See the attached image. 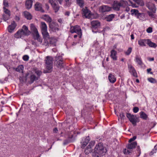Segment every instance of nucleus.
<instances>
[{
  "instance_id": "nucleus-1",
  "label": "nucleus",
  "mask_w": 157,
  "mask_h": 157,
  "mask_svg": "<svg viewBox=\"0 0 157 157\" xmlns=\"http://www.w3.org/2000/svg\"><path fill=\"white\" fill-rule=\"evenodd\" d=\"M106 148L103 146L102 143H99L97 145L93 153V157H101L105 155L107 152Z\"/></svg>"
},
{
  "instance_id": "nucleus-2",
  "label": "nucleus",
  "mask_w": 157,
  "mask_h": 157,
  "mask_svg": "<svg viewBox=\"0 0 157 157\" xmlns=\"http://www.w3.org/2000/svg\"><path fill=\"white\" fill-rule=\"evenodd\" d=\"M83 16L86 18L87 19H97L99 17V15L97 13H91L90 11L85 7V8L82 9V10Z\"/></svg>"
},
{
  "instance_id": "nucleus-3",
  "label": "nucleus",
  "mask_w": 157,
  "mask_h": 157,
  "mask_svg": "<svg viewBox=\"0 0 157 157\" xmlns=\"http://www.w3.org/2000/svg\"><path fill=\"white\" fill-rule=\"evenodd\" d=\"M53 59L52 57L50 56H48L46 58V70H44L45 73H50L52 70V63Z\"/></svg>"
},
{
  "instance_id": "nucleus-4",
  "label": "nucleus",
  "mask_w": 157,
  "mask_h": 157,
  "mask_svg": "<svg viewBox=\"0 0 157 157\" xmlns=\"http://www.w3.org/2000/svg\"><path fill=\"white\" fill-rule=\"evenodd\" d=\"M126 116L129 121L134 126L136 125V123L139 121L138 118L136 115H132L129 113H127Z\"/></svg>"
},
{
  "instance_id": "nucleus-5",
  "label": "nucleus",
  "mask_w": 157,
  "mask_h": 157,
  "mask_svg": "<svg viewBox=\"0 0 157 157\" xmlns=\"http://www.w3.org/2000/svg\"><path fill=\"white\" fill-rule=\"evenodd\" d=\"M124 1L121 0L120 1H114L113 2L112 7H111L114 10L119 11L121 7L123 6L124 5Z\"/></svg>"
},
{
  "instance_id": "nucleus-6",
  "label": "nucleus",
  "mask_w": 157,
  "mask_h": 157,
  "mask_svg": "<svg viewBox=\"0 0 157 157\" xmlns=\"http://www.w3.org/2000/svg\"><path fill=\"white\" fill-rule=\"evenodd\" d=\"M55 59V64L58 68L61 69L64 67V62L63 58L61 56H56Z\"/></svg>"
},
{
  "instance_id": "nucleus-7",
  "label": "nucleus",
  "mask_w": 157,
  "mask_h": 157,
  "mask_svg": "<svg viewBox=\"0 0 157 157\" xmlns=\"http://www.w3.org/2000/svg\"><path fill=\"white\" fill-rule=\"evenodd\" d=\"M91 28L93 32L96 33L97 31H94V29L98 27L100 25V23L98 20H94L91 22Z\"/></svg>"
},
{
  "instance_id": "nucleus-8",
  "label": "nucleus",
  "mask_w": 157,
  "mask_h": 157,
  "mask_svg": "<svg viewBox=\"0 0 157 157\" xmlns=\"http://www.w3.org/2000/svg\"><path fill=\"white\" fill-rule=\"evenodd\" d=\"M94 141H91L89 144V145L86 148L84 151L85 153L88 155L91 152H92L93 150L91 148L94 144Z\"/></svg>"
},
{
  "instance_id": "nucleus-9",
  "label": "nucleus",
  "mask_w": 157,
  "mask_h": 157,
  "mask_svg": "<svg viewBox=\"0 0 157 157\" xmlns=\"http://www.w3.org/2000/svg\"><path fill=\"white\" fill-rule=\"evenodd\" d=\"M112 8L108 6L104 5L100 6L99 8V12L102 13L110 11Z\"/></svg>"
},
{
  "instance_id": "nucleus-10",
  "label": "nucleus",
  "mask_w": 157,
  "mask_h": 157,
  "mask_svg": "<svg viewBox=\"0 0 157 157\" xmlns=\"http://www.w3.org/2000/svg\"><path fill=\"white\" fill-rule=\"evenodd\" d=\"M49 27L52 30H59L58 27V25L57 23L54 22L53 20H51L49 21Z\"/></svg>"
},
{
  "instance_id": "nucleus-11",
  "label": "nucleus",
  "mask_w": 157,
  "mask_h": 157,
  "mask_svg": "<svg viewBox=\"0 0 157 157\" xmlns=\"http://www.w3.org/2000/svg\"><path fill=\"white\" fill-rule=\"evenodd\" d=\"M35 9L36 11H40L42 13L44 12V10L43 9L42 5L39 2H36L34 6Z\"/></svg>"
},
{
  "instance_id": "nucleus-12",
  "label": "nucleus",
  "mask_w": 157,
  "mask_h": 157,
  "mask_svg": "<svg viewBox=\"0 0 157 157\" xmlns=\"http://www.w3.org/2000/svg\"><path fill=\"white\" fill-rule=\"evenodd\" d=\"M57 41V40L53 37L50 38L48 40L44 42L45 45L47 46L49 44L52 45H55V43Z\"/></svg>"
},
{
  "instance_id": "nucleus-13",
  "label": "nucleus",
  "mask_w": 157,
  "mask_h": 157,
  "mask_svg": "<svg viewBox=\"0 0 157 157\" xmlns=\"http://www.w3.org/2000/svg\"><path fill=\"white\" fill-rule=\"evenodd\" d=\"M16 26L17 24L15 22V21H13L11 23V25H9L8 26V31L10 33H12L15 29Z\"/></svg>"
},
{
  "instance_id": "nucleus-14",
  "label": "nucleus",
  "mask_w": 157,
  "mask_h": 157,
  "mask_svg": "<svg viewBox=\"0 0 157 157\" xmlns=\"http://www.w3.org/2000/svg\"><path fill=\"white\" fill-rule=\"evenodd\" d=\"M25 35L22 30H19L14 35V37L17 38H21Z\"/></svg>"
},
{
  "instance_id": "nucleus-15",
  "label": "nucleus",
  "mask_w": 157,
  "mask_h": 157,
  "mask_svg": "<svg viewBox=\"0 0 157 157\" xmlns=\"http://www.w3.org/2000/svg\"><path fill=\"white\" fill-rule=\"evenodd\" d=\"M137 145V143L136 142H133L132 143L128 144L127 145V147L128 149H129V150L131 152L132 149L135 148L136 147Z\"/></svg>"
},
{
  "instance_id": "nucleus-16",
  "label": "nucleus",
  "mask_w": 157,
  "mask_h": 157,
  "mask_svg": "<svg viewBox=\"0 0 157 157\" xmlns=\"http://www.w3.org/2000/svg\"><path fill=\"white\" fill-rule=\"evenodd\" d=\"M33 3V0H26L25 3L26 8L27 9L31 8L32 6Z\"/></svg>"
},
{
  "instance_id": "nucleus-17",
  "label": "nucleus",
  "mask_w": 157,
  "mask_h": 157,
  "mask_svg": "<svg viewBox=\"0 0 157 157\" xmlns=\"http://www.w3.org/2000/svg\"><path fill=\"white\" fill-rule=\"evenodd\" d=\"M21 30H23V32L25 33V36L29 35L31 33V32L28 30V27L25 25L23 26L22 29Z\"/></svg>"
},
{
  "instance_id": "nucleus-18",
  "label": "nucleus",
  "mask_w": 157,
  "mask_h": 157,
  "mask_svg": "<svg viewBox=\"0 0 157 157\" xmlns=\"http://www.w3.org/2000/svg\"><path fill=\"white\" fill-rule=\"evenodd\" d=\"M108 78L110 82L112 83H114L116 80L115 76L112 74H109L108 76Z\"/></svg>"
},
{
  "instance_id": "nucleus-19",
  "label": "nucleus",
  "mask_w": 157,
  "mask_h": 157,
  "mask_svg": "<svg viewBox=\"0 0 157 157\" xmlns=\"http://www.w3.org/2000/svg\"><path fill=\"white\" fill-rule=\"evenodd\" d=\"M74 27V30L75 33H78V35H79V34H80V36L79 37L80 38L81 36L82 35V33H81V30L80 27L78 25H76L75 27Z\"/></svg>"
},
{
  "instance_id": "nucleus-20",
  "label": "nucleus",
  "mask_w": 157,
  "mask_h": 157,
  "mask_svg": "<svg viewBox=\"0 0 157 157\" xmlns=\"http://www.w3.org/2000/svg\"><path fill=\"white\" fill-rule=\"evenodd\" d=\"M42 33L45 41L48 40L50 38L49 34L48 33L47 31L45 32H42Z\"/></svg>"
},
{
  "instance_id": "nucleus-21",
  "label": "nucleus",
  "mask_w": 157,
  "mask_h": 157,
  "mask_svg": "<svg viewBox=\"0 0 157 157\" xmlns=\"http://www.w3.org/2000/svg\"><path fill=\"white\" fill-rule=\"evenodd\" d=\"M116 54L117 52L115 50H113L111 51L110 56L114 60H116L117 59Z\"/></svg>"
},
{
  "instance_id": "nucleus-22",
  "label": "nucleus",
  "mask_w": 157,
  "mask_h": 157,
  "mask_svg": "<svg viewBox=\"0 0 157 157\" xmlns=\"http://www.w3.org/2000/svg\"><path fill=\"white\" fill-rule=\"evenodd\" d=\"M147 40H142L140 39L138 41L139 44L140 46H146V44H147Z\"/></svg>"
},
{
  "instance_id": "nucleus-23",
  "label": "nucleus",
  "mask_w": 157,
  "mask_h": 157,
  "mask_svg": "<svg viewBox=\"0 0 157 157\" xmlns=\"http://www.w3.org/2000/svg\"><path fill=\"white\" fill-rule=\"evenodd\" d=\"M31 28V33L33 34V33L38 32L37 29L35 26L33 24H31L30 26Z\"/></svg>"
},
{
  "instance_id": "nucleus-24",
  "label": "nucleus",
  "mask_w": 157,
  "mask_h": 157,
  "mask_svg": "<svg viewBox=\"0 0 157 157\" xmlns=\"http://www.w3.org/2000/svg\"><path fill=\"white\" fill-rule=\"evenodd\" d=\"M24 15L28 20H31L32 19V16L30 13L27 11L24 12Z\"/></svg>"
},
{
  "instance_id": "nucleus-25",
  "label": "nucleus",
  "mask_w": 157,
  "mask_h": 157,
  "mask_svg": "<svg viewBox=\"0 0 157 157\" xmlns=\"http://www.w3.org/2000/svg\"><path fill=\"white\" fill-rule=\"evenodd\" d=\"M52 7L55 13H56L58 11L60 8L58 5L56 3L53 4Z\"/></svg>"
},
{
  "instance_id": "nucleus-26",
  "label": "nucleus",
  "mask_w": 157,
  "mask_h": 157,
  "mask_svg": "<svg viewBox=\"0 0 157 157\" xmlns=\"http://www.w3.org/2000/svg\"><path fill=\"white\" fill-rule=\"evenodd\" d=\"M147 44L150 47L155 48L157 46L156 44L152 42L149 39H147Z\"/></svg>"
},
{
  "instance_id": "nucleus-27",
  "label": "nucleus",
  "mask_w": 157,
  "mask_h": 157,
  "mask_svg": "<svg viewBox=\"0 0 157 157\" xmlns=\"http://www.w3.org/2000/svg\"><path fill=\"white\" fill-rule=\"evenodd\" d=\"M47 31V26L45 23L41 22V32H45Z\"/></svg>"
},
{
  "instance_id": "nucleus-28",
  "label": "nucleus",
  "mask_w": 157,
  "mask_h": 157,
  "mask_svg": "<svg viewBox=\"0 0 157 157\" xmlns=\"http://www.w3.org/2000/svg\"><path fill=\"white\" fill-rule=\"evenodd\" d=\"M146 16L145 15V14L144 13H138V14L137 16V18L139 19H144Z\"/></svg>"
},
{
  "instance_id": "nucleus-29",
  "label": "nucleus",
  "mask_w": 157,
  "mask_h": 157,
  "mask_svg": "<svg viewBox=\"0 0 157 157\" xmlns=\"http://www.w3.org/2000/svg\"><path fill=\"white\" fill-rule=\"evenodd\" d=\"M140 117L141 118L144 119L146 120L147 118V115L146 114L143 112H141L140 113Z\"/></svg>"
},
{
  "instance_id": "nucleus-30",
  "label": "nucleus",
  "mask_w": 157,
  "mask_h": 157,
  "mask_svg": "<svg viewBox=\"0 0 157 157\" xmlns=\"http://www.w3.org/2000/svg\"><path fill=\"white\" fill-rule=\"evenodd\" d=\"M65 2V6H66L69 7L72 4V0H64Z\"/></svg>"
},
{
  "instance_id": "nucleus-31",
  "label": "nucleus",
  "mask_w": 157,
  "mask_h": 157,
  "mask_svg": "<svg viewBox=\"0 0 157 157\" xmlns=\"http://www.w3.org/2000/svg\"><path fill=\"white\" fill-rule=\"evenodd\" d=\"M23 65L19 66L16 69V71L19 72H22L23 71Z\"/></svg>"
},
{
  "instance_id": "nucleus-32",
  "label": "nucleus",
  "mask_w": 157,
  "mask_h": 157,
  "mask_svg": "<svg viewBox=\"0 0 157 157\" xmlns=\"http://www.w3.org/2000/svg\"><path fill=\"white\" fill-rule=\"evenodd\" d=\"M77 3L81 7H82L84 4V0H77Z\"/></svg>"
},
{
  "instance_id": "nucleus-33",
  "label": "nucleus",
  "mask_w": 157,
  "mask_h": 157,
  "mask_svg": "<svg viewBox=\"0 0 157 157\" xmlns=\"http://www.w3.org/2000/svg\"><path fill=\"white\" fill-rule=\"evenodd\" d=\"M34 40H36L38 42L42 43V39L40 37V35H37V36L33 38Z\"/></svg>"
},
{
  "instance_id": "nucleus-34",
  "label": "nucleus",
  "mask_w": 157,
  "mask_h": 157,
  "mask_svg": "<svg viewBox=\"0 0 157 157\" xmlns=\"http://www.w3.org/2000/svg\"><path fill=\"white\" fill-rule=\"evenodd\" d=\"M40 18L44 20H51V18L47 15H42Z\"/></svg>"
},
{
  "instance_id": "nucleus-35",
  "label": "nucleus",
  "mask_w": 157,
  "mask_h": 157,
  "mask_svg": "<svg viewBox=\"0 0 157 157\" xmlns=\"http://www.w3.org/2000/svg\"><path fill=\"white\" fill-rule=\"evenodd\" d=\"M136 61L140 65H141L142 64V62L140 58L138 56H136Z\"/></svg>"
},
{
  "instance_id": "nucleus-36",
  "label": "nucleus",
  "mask_w": 157,
  "mask_h": 157,
  "mask_svg": "<svg viewBox=\"0 0 157 157\" xmlns=\"http://www.w3.org/2000/svg\"><path fill=\"white\" fill-rule=\"evenodd\" d=\"M131 12L132 14H134L137 16L138 13H139L138 10H137L133 9L131 10Z\"/></svg>"
},
{
  "instance_id": "nucleus-37",
  "label": "nucleus",
  "mask_w": 157,
  "mask_h": 157,
  "mask_svg": "<svg viewBox=\"0 0 157 157\" xmlns=\"http://www.w3.org/2000/svg\"><path fill=\"white\" fill-rule=\"evenodd\" d=\"M4 11L5 13L7 14L8 16L9 17L10 16V12L8 9H6L5 7H3Z\"/></svg>"
},
{
  "instance_id": "nucleus-38",
  "label": "nucleus",
  "mask_w": 157,
  "mask_h": 157,
  "mask_svg": "<svg viewBox=\"0 0 157 157\" xmlns=\"http://www.w3.org/2000/svg\"><path fill=\"white\" fill-rule=\"evenodd\" d=\"M148 80L152 83H155L156 82V81L155 79L152 78H148Z\"/></svg>"
},
{
  "instance_id": "nucleus-39",
  "label": "nucleus",
  "mask_w": 157,
  "mask_h": 157,
  "mask_svg": "<svg viewBox=\"0 0 157 157\" xmlns=\"http://www.w3.org/2000/svg\"><path fill=\"white\" fill-rule=\"evenodd\" d=\"M157 145H155L154 147V149H153L152 151H151V152H150V155H153L154 153L156 152V150H157Z\"/></svg>"
},
{
  "instance_id": "nucleus-40",
  "label": "nucleus",
  "mask_w": 157,
  "mask_h": 157,
  "mask_svg": "<svg viewBox=\"0 0 157 157\" xmlns=\"http://www.w3.org/2000/svg\"><path fill=\"white\" fill-rule=\"evenodd\" d=\"M115 16V15L113 14H110L108 16L107 18V20H112L113 19ZM105 18H106V17Z\"/></svg>"
},
{
  "instance_id": "nucleus-41",
  "label": "nucleus",
  "mask_w": 157,
  "mask_h": 157,
  "mask_svg": "<svg viewBox=\"0 0 157 157\" xmlns=\"http://www.w3.org/2000/svg\"><path fill=\"white\" fill-rule=\"evenodd\" d=\"M30 79L32 82H33L36 79H37V78L34 75H32L31 76Z\"/></svg>"
},
{
  "instance_id": "nucleus-42",
  "label": "nucleus",
  "mask_w": 157,
  "mask_h": 157,
  "mask_svg": "<svg viewBox=\"0 0 157 157\" xmlns=\"http://www.w3.org/2000/svg\"><path fill=\"white\" fill-rule=\"evenodd\" d=\"M132 48L131 47H129L127 51L125 52V54L127 55H128L130 54L132 52Z\"/></svg>"
},
{
  "instance_id": "nucleus-43",
  "label": "nucleus",
  "mask_w": 157,
  "mask_h": 157,
  "mask_svg": "<svg viewBox=\"0 0 157 157\" xmlns=\"http://www.w3.org/2000/svg\"><path fill=\"white\" fill-rule=\"evenodd\" d=\"M128 68L129 70V71L130 72H132L133 71L135 70L134 67L131 65H128Z\"/></svg>"
},
{
  "instance_id": "nucleus-44",
  "label": "nucleus",
  "mask_w": 157,
  "mask_h": 157,
  "mask_svg": "<svg viewBox=\"0 0 157 157\" xmlns=\"http://www.w3.org/2000/svg\"><path fill=\"white\" fill-rule=\"evenodd\" d=\"M123 152L124 154H129L130 153H131V152L129 150V149H128V148L127 149H125L124 150Z\"/></svg>"
},
{
  "instance_id": "nucleus-45",
  "label": "nucleus",
  "mask_w": 157,
  "mask_h": 157,
  "mask_svg": "<svg viewBox=\"0 0 157 157\" xmlns=\"http://www.w3.org/2000/svg\"><path fill=\"white\" fill-rule=\"evenodd\" d=\"M148 14L149 17H151L152 18H154L155 17V15L153 14L152 12H148Z\"/></svg>"
},
{
  "instance_id": "nucleus-46",
  "label": "nucleus",
  "mask_w": 157,
  "mask_h": 157,
  "mask_svg": "<svg viewBox=\"0 0 157 157\" xmlns=\"http://www.w3.org/2000/svg\"><path fill=\"white\" fill-rule=\"evenodd\" d=\"M29 59V57L28 55H25L23 57V59L25 61H28Z\"/></svg>"
},
{
  "instance_id": "nucleus-47",
  "label": "nucleus",
  "mask_w": 157,
  "mask_h": 157,
  "mask_svg": "<svg viewBox=\"0 0 157 157\" xmlns=\"http://www.w3.org/2000/svg\"><path fill=\"white\" fill-rule=\"evenodd\" d=\"M120 117L121 120H124L125 118V116L124 113H121L120 114Z\"/></svg>"
},
{
  "instance_id": "nucleus-48",
  "label": "nucleus",
  "mask_w": 157,
  "mask_h": 157,
  "mask_svg": "<svg viewBox=\"0 0 157 157\" xmlns=\"http://www.w3.org/2000/svg\"><path fill=\"white\" fill-rule=\"evenodd\" d=\"M139 109L138 107H135L133 109V111L135 113L139 111Z\"/></svg>"
},
{
  "instance_id": "nucleus-49",
  "label": "nucleus",
  "mask_w": 157,
  "mask_h": 157,
  "mask_svg": "<svg viewBox=\"0 0 157 157\" xmlns=\"http://www.w3.org/2000/svg\"><path fill=\"white\" fill-rule=\"evenodd\" d=\"M136 138V136H134L132 138H131L129 140V142L130 143L131 142L133 141L134 140H135Z\"/></svg>"
},
{
  "instance_id": "nucleus-50",
  "label": "nucleus",
  "mask_w": 157,
  "mask_h": 157,
  "mask_svg": "<svg viewBox=\"0 0 157 157\" xmlns=\"http://www.w3.org/2000/svg\"><path fill=\"white\" fill-rule=\"evenodd\" d=\"M152 29L151 27H149L147 29V32L148 33H151L152 32Z\"/></svg>"
},
{
  "instance_id": "nucleus-51",
  "label": "nucleus",
  "mask_w": 157,
  "mask_h": 157,
  "mask_svg": "<svg viewBox=\"0 0 157 157\" xmlns=\"http://www.w3.org/2000/svg\"><path fill=\"white\" fill-rule=\"evenodd\" d=\"M132 74L133 75L134 77H137V73L136 72V70H135L134 71H132Z\"/></svg>"
},
{
  "instance_id": "nucleus-52",
  "label": "nucleus",
  "mask_w": 157,
  "mask_h": 157,
  "mask_svg": "<svg viewBox=\"0 0 157 157\" xmlns=\"http://www.w3.org/2000/svg\"><path fill=\"white\" fill-rule=\"evenodd\" d=\"M32 34L33 36V38L35 37L36 36H37V35H39L38 32H37L36 33H35Z\"/></svg>"
},
{
  "instance_id": "nucleus-53",
  "label": "nucleus",
  "mask_w": 157,
  "mask_h": 157,
  "mask_svg": "<svg viewBox=\"0 0 157 157\" xmlns=\"http://www.w3.org/2000/svg\"><path fill=\"white\" fill-rule=\"evenodd\" d=\"M36 73L38 76H40L42 73V72L41 71L38 70L36 71Z\"/></svg>"
},
{
  "instance_id": "nucleus-54",
  "label": "nucleus",
  "mask_w": 157,
  "mask_h": 157,
  "mask_svg": "<svg viewBox=\"0 0 157 157\" xmlns=\"http://www.w3.org/2000/svg\"><path fill=\"white\" fill-rule=\"evenodd\" d=\"M3 4L6 7H8V3L6 0H4Z\"/></svg>"
},
{
  "instance_id": "nucleus-55",
  "label": "nucleus",
  "mask_w": 157,
  "mask_h": 157,
  "mask_svg": "<svg viewBox=\"0 0 157 157\" xmlns=\"http://www.w3.org/2000/svg\"><path fill=\"white\" fill-rule=\"evenodd\" d=\"M90 138H89V137L88 136L86 138V139H85L84 141V142H86V143L88 144V142L90 141Z\"/></svg>"
},
{
  "instance_id": "nucleus-56",
  "label": "nucleus",
  "mask_w": 157,
  "mask_h": 157,
  "mask_svg": "<svg viewBox=\"0 0 157 157\" xmlns=\"http://www.w3.org/2000/svg\"><path fill=\"white\" fill-rule=\"evenodd\" d=\"M87 143H86V142H84V141L83 142V143L82 144V146H81V147L82 148H84V147L86 146V145H87Z\"/></svg>"
},
{
  "instance_id": "nucleus-57",
  "label": "nucleus",
  "mask_w": 157,
  "mask_h": 157,
  "mask_svg": "<svg viewBox=\"0 0 157 157\" xmlns=\"http://www.w3.org/2000/svg\"><path fill=\"white\" fill-rule=\"evenodd\" d=\"M45 8H46V9L47 10H49V7L48 5V4H46V3L45 4Z\"/></svg>"
},
{
  "instance_id": "nucleus-58",
  "label": "nucleus",
  "mask_w": 157,
  "mask_h": 157,
  "mask_svg": "<svg viewBox=\"0 0 157 157\" xmlns=\"http://www.w3.org/2000/svg\"><path fill=\"white\" fill-rule=\"evenodd\" d=\"M49 2L52 5V6L53 5V4L55 3L54 2L53 0H49Z\"/></svg>"
},
{
  "instance_id": "nucleus-59",
  "label": "nucleus",
  "mask_w": 157,
  "mask_h": 157,
  "mask_svg": "<svg viewBox=\"0 0 157 157\" xmlns=\"http://www.w3.org/2000/svg\"><path fill=\"white\" fill-rule=\"evenodd\" d=\"M151 68H149L148 69H147V71L148 73H150L151 74H153V72H150V71H151Z\"/></svg>"
},
{
  "instance_id": "nucleus-60",
  "label": "nucleus",
  "mask_w": 157,
  "mask_h": 157,
  "mask_svg": "<svg viewBox=\"0 0 157 157\" xmlns=\"http://www.w3.org/2000/svg\"><path fill=\"white\" fill-rule=\"evenodd\" d=\"M75 30H74V27H73V29H71V32L72 33H75Z\"/></svg>"
},
{
  "instance_id": "nucleus-61",
  "label": "nucleus",
  "mask_w": 157,
  "mask_h": 157,
  "mask_svg": "<svg viewBox=\"0 0 157 157\" xmlns=\"http://www.w3.org/2000/svg\"><path fill=\"white\" fill-rule=\"evenodd\" d=\"M68 143V141L67 140H64V142H63V144L65 145L67 144Z\"/></svg>"
},
{
  "instance_id": "nucleus-62",
  "label": "nucleus",
  "mask_w": 157,
  "mask_h": 157,
  "mask_svg": "<svg viewBox=\"0 0 157 157\" xmlns=\"http://www.w3.org/2000/svg\"><path fill=\"white\" fill-rule=\"evenodd\" d=\"M53 131L54 132L57 133V132L58 131V130H57V128H54Z\"/></svg>"
},
{
  "instance_id": "nucleus-63",
  "label": "nucleus",
  "mask_w": 157,
  "mask_h": 157,
  "mask_svg": "<svg viewBox=\"0 0 157 157\" xmlns=\"http://www.w3.org/2000/svg\"><path fill=\"white\" fill-rule=\"evenodd\" d=\"M58 2H59V4L60 5H61L62 4L63 2V0H57Z\"/></svg>"
},
{
  "instance_id": "nucleus-64",
  "label": "nucleus",
  "mask_w": 157,
  "mask_h": 157,
  "mask_svg": "<svg viewBox=\"0 0 157 157\" xmlns=\"http://www.w3.org/2000/svg\"><path fill=\"white\" fill-rule=\"evenodd\" d=\"M32 44L33 45H37V44H36V43L35 42H34L33 41H32Z\"/></svg>"
}]
</instances>
